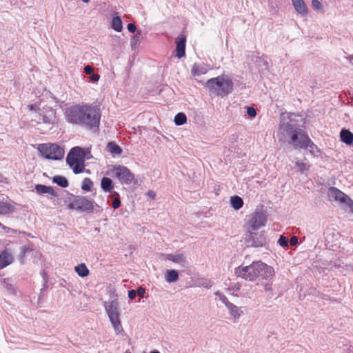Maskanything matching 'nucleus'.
Listing matches in <instances>:
<instances>
[{
    "mask_svg": "<svg viewBox=\"0 0 353 353\" xmlns=\"http://www.w3.org/2000/svg\"><path fill=\"white\" fill-rule=\"evenodd\" d=\"M296 116L295 114L291 113L288 117L289 121L281 122L278 131L279 141H288L295 149H305L314 152L316 145L303 130L301 129L297 124L293 123V117Z\"/></svg>",
    "mask_w": 353,
    "mask_h": 353,
    "instance_id": "obj_1",
    "label": "nucleus"
},
{
    "mask_svg": "<svg viewBox=\"0 0 353 353\" xmlns=\"http://www.w3.org/2000/svg\"><path fill=\"white\" fill-rule=\"evenodd\" d=\"M64 115L68 123L79 125L89 130L98 128L101 120L99 109L86 103L68 107L65 110Z\"/></svg>",
    "mask_w": 353,
    "mask_h": 353,
    "instance_id": "obj_2",
    "label": "nucleus"
},
{
    "mask_svg": "<svg viewBox=\"0 0 353 353\" xmlns=\"http://www.w3.org/2000/svg\"><path fill=\"white\" fill-rule=\"evenodd\" d=\"M274 274V269L261 261L252 262L250 265H240L234 269V274L248 281L256 279L270 280Z\"/></svg>",
    "mask_w": 353,
    "mask_h": 353,
    "instance_id": "obj_3",
    "label": "nucleus"
},
{
    "mask_svg": "<svg viewBox=\"0 0 353 353\" xmlns=\"http://www.w3.org/2000/svg\"><path fill=\"white\" fill-rule=\"evenodd\" d=\"M205 86L211 94L225 97L233 91L234 83L230 76L223 74L208 80Z\"/></svg>",
    "mask_w": 353,
    "mask_h": 353,
    "instance_id": "obj_4",
    "label": "nucleus"
},
{
    "mask_svg": "<svg viewBox=\"0 0 353 353\" xmlns=\"http://www.w3.org/2000/svg\"><path fill=\"white\" fill-rule=\"evenodd\" d=\"M84 159L85 154L83 149L79 147H74L68 153L66 161L68 165L72 168L74 174H79L84 170Z\"/></svg>",
    "mask_w": 353,
    "mask_h": 353,
    "instance_id": "obj_5",
    "label": "nucleus"
},
{
    "mask_svg": "<svg viewBox=\"0 0 353 353\" xmlns=\"http://www.w3.org/2000/svg\"><path fill=\"white\" fill-rule=\"evenodd\" d=\"M43 157L48 159L60 160L64 156L63 149L56 143H42L37 148Z\"/></svg>",
    "mask_w": 353,
    "mask_h": 353,
    "instance_id": "obj_6",
    "label": "nucleus"
},
{
    "mask_svg": "<svg viewBox=\"0 0 353 353\" xmlns=\"http://www.w3.org/2000/svg\"><path fill=\"white\" fill-rule=\"evenodd\" d=\"M328 196L330 199L339 201L345 210L353 212V201L352 200L343 192L339 189L331 187L328 190Z\"/></svg>",
    "mask_w": 353,
    "mask_h": 353,
    "instance_id": "obj_7",
    "label": "nucleus"
},
{
    "mask_svg": "<svg viewBox=\"0 0 353 353\" xmlns=\"http://www.w3.org/2000/svg\"><path fill=\"white\" fill-rule=\"evenodd\" d=\"M254 230H248L245 234V241L248 247L259 248L265 246L267 243L264 232H254Z\"/></svg>",
    "mask_w": 353,
    "mask_h": 353,
    "instance_id": "obj_8",
    "label": "nucleus"
},
{
    "mask_svg": "<svg viewBox=\"0 0 353 353\" xmlns=\"http://www.w3.org/2000/svg\"><path fill=\"white\" fill-rule=\"evenodd\" d=\"M267 222V214L263 210H256L249 216L248 230H256L265 226Z\"/></svg>",
    "mask_w": 353,
    "mask_h": 353,
    "instance_id": "obj_9",
    "label": "nucleus"
},
{
    "mask_svg": "<svg viewBox=\"0 0 353 353\" xmlns=\"http://www.w3.org/2000/svg\"><path fill=\"white\" fill-rule=\"evenodd\" d=\"M114 176L117 178L122 184L130 185L134 180V175L125 166L115 165L112 170Z\"/></svg>",
    "mask_w": 353,
    "mask_h": 353,
    "instance_id": "obj_10",
    "label": "nucleus"
},
{
    "mask_svg": "<svg viewBox=\"0 0 353 353\" xmlns=\"http://www.w3.org/2000/svg\"><path fill=\"white\" fill-rule=\"evenodd\" d=\"M70 209L82 212H92L94 209L93 203L82 196H75L68 205Z\"/></svg>",
    "mask_w": 353,
    "mask_h": 353,
    "instance_id": "obj_11",
    "label": "nucleus"
},
{
    "mask_svg": "<svg viewBox=\"0 0 353 353\" xmlns=\"http://www.w3.org/2000/svg\"><path fill=\"white\" fill-rule=\"evenodd\" d=\"M37 117L39 123L41 121L48 125H53L57 121L56 111L50 106H45L40 110Z\"/></svg>",
    "mask_w": 353,
    "mask_h": 353,
    "instance_id": "obj_12",
    "label": "nucleus"
},
{
    "mask_svg": "<svg viewBox=\"0 0 353 353\" xmlns=\"http://www.w3.org/2000/svg\"><path fill=\"white\" fill-rule=\"evenodd\" d=\"M104 307L110 320L119 318V303L116 300L104 302Z\"/></svg>",
    "mask_w": 353,
    "mask_h": 353,
    "instance_id": "obj_13",
    "label": "nucleus"
},
{
    "mask_svg": "<svg viewBox=\"0 0 353 353\" xmlns=\"http://www.w3.org/2000/svg\"><path fill=\"white\" fill-rule=\"evenodd\" d=\"M166 259L178 263L183 268H186L189 265L186 257L182 253L168 254L166 256Z\"/></svg>",
    "mask_w": 353,
    "mask_h": 353,
    "instance_id": "obj_14",
    "label": "nucleus"
},
{
    "mask_svg": "<svg viewBox=\"0 0 353 353\" xmlns=\"http://www.w3.org/2000/svg\"><path fill=\"white\" fill-rule=\"evenodd\" d=\"M14 261L12 254L6 249L0 253V270L5 268Z\"/></svg>",
    "mask_w": 353,
    "mask_h": 353,
    "instance_id": "obj_15",
    "label": "nucleus"
},
{
    "mask_svg": "<svg viewBox=\"0 0 353 353\" xmlns=\"http://www.w3.org/2000/svg\"><path fill=\"white\" fill-rule=\"evenodd\" d=\"M185 37H177L176 40V56L178 58H182L185 54Z\"/></svg>",
    "mask_w": 353,
    "mask_h": 353,
    "instance_id": "obj_16",
    "label": "nucleus"
},
{
    "mask_svg": "<svg viewBox=\"0 0 353 353\" xmlns=\"http://www.w3.org/2000/svg\"><path fill=\"white\" fill-rule=\"evenodd\" d=\"M35 190L38 194H48L54 197L58 196L57 192L51 186H47L42 184H37L35 185Z\"/></svg>",
    "mask_w": 353,
    "mask_h": 353,
    "instance_id": "obj_17",
    "label": "nucleus"
},
{
    "mask_svg": "<svg viewBox=\"0 0 353 353\" xmlns=\"http://www.w3.org/2000/svg\"><path fill=\"white\" fill-rule=\"evenodd\" d=\"M294 10L298 14L305 16L307 14V8L303 0H292Z\"/></svg>",
    "mask_w": 353,
    "mask_h": 353,
    "instance_id": "obj_18",
    "label": "nucleus"
},
{
    "mask_svg": "<svg viewBox=\"0 0 353 353\" xmlns=\"http://www.w3.org/2000/svg\"><path fill=\"white\" fill-rule=\"evenodd\" d=\"M340 137L341 141L347 145H350L353 143V133L349 130L342 129L340 132Z\"/></svg>",
    "mask_w": 353,
    "mask_h": 353,
    "instance_id": "obj_19",
    "label": "nucleus"
},
{
    "mask_svg": "<svg viewBox=\"0 0 353 353\" xmlns=\"http://www.w3.org/2000/svg\"><path fill=\"white\" fill-rule=\"evenodd\" d=\"M101 188L104 192L112 194L114 188L112 180L108 177H103L101 181Z\"/></svg>",
    "mask_w": 353,
    "mask_h": 353,
    "instance_id": "obj_20",
    "label": "nucleus"
},
{
    "mask_svg": "<svg viewBox=\"0 0 353 353\" xmlns=\"http://www.w3.org/2000/svg\"><path fill=\"white\" fill-rule=\"evenodd\" d=\"M226 307L228 308L230 315L232 316L234 319H239L241 314L243 313V311L241 310V308L238 307L236 305L232 303H230Z\"/></svg>",
    "mask_w": 353,
    "mask_h": 353,
    "instance_id": "obj_21",
    "label": "nucleus"
},
{
    "mask_svg": "<svg viewBox=\"0 0 353 353\" xmlns=\"http://www.w3.org/2000/svg\"><path fill=\"white\" fill-rule=\"evenodd\" d=\"M168 283H174L179 279V273L176 270H168L165 274Z\"/></svg>",
    "mask_w": 353,
    "mask_h": 353,
    "instance_id": "obj_22",
    "label": "nucleus"
},
{
    "mask_svg": "<svg viewBox=\"0 0 353 353\" xmlns=\"http://www.w3.org/2000/svg\"><path fill=\"white\" fill-rule=\"evenodd\" d=\"M207 69L203 64L194 63L192 68V73L194 76H199L207 72Z\"/></svg>",
    "mask_w": 353,
    "mask_h": 353,
    "instance_id": "obj_23",
    "label": "nucleus"
},
{
    "mask_svg": "<svg viewBox=\"0 0 353 353\" xmlns=\"http://www.w3.org/2000/svg\"><path fill=\"white\" fill-rule=\"evenodd\" d=\"M75 272L81 277H85L89 274V270L84 263L79 264L74 268Z\"/></svg>",
    "mask_w": 353,
    "mask_h": 353,
    "instance_id": "obj_24",
    "label": "nucleus"
},
{
    "mask_svg": "<svg viewBox=\"0 0 353 353\" xmlns=\"http://www.w3.org/2000/svg\"><path fill=\"white\" fill-rule=\"evenodd\" d=\"M230 203L234 210H239L243 205V199L239 196H233L230 198Z\"/></svg>",
    "mask_w": 353,
    "mask_h": 353,
    "instance_id": "obj_25",
    "label": "nucleus"
},
{
    "mask_svg": "<svg viewBox=\"0 0 353 353\" xmlns=\"http://www.w3.org/2000/svg\"><path fill=\"white\" fill-rule=\"evenodd\" d=\"M52 181L61 188H67L69 185L67 179L61 175H56L53 176Z\"/></svg>",
    "mask_w": 353,
    "mask_h": 353,
    "instance_id": "obj_26",
    "label": "nucleus"
},
{
    "mask_svg": "<svg viewBox=\"0 0 353 353\" xmlns=\"http://www.w3.org/2000/svg\"><path fill=\"white\" fill-rule=\"evenodd\" d=\"M108 151L114 155H120L122 153L121 147L114 142L108 143Z\"/></svg>",
    "mask_w": 353,
    "mask_h": 353,
    "instance_id": "obj_27",
    "label": "nucleus"
},
{
    "mask_svg": "<svg viewBox=\"0 0 353 353\" xmlns=\"http://www.w3.org/2000/svg\"><path fill=\"white\" fill-rule=\"evenodd\" d=\"M110 197L112 198V208L114 209H118L121 205L119 194L116 191H113Z\"/></svg>",
    "mask_w": 353,
    "mask_h": 353,
    "instance_id": "obj_28",
    "label": "nucleus"
},
{
    "mask_svg": "<svg viewBox=\"0 0 353 353\" xmlns=\"http://www.w3.org/2000/svg\"><path fill=\"white\" fill-rule=\"evenodd\" d=\"M112 28L117 32H121L123 29L122 21L120 17L116 16L112 18Z\"/></svg>",
    "mask_w": 353,
    "mask_h": 353,
    "instance_id": "obj_29",
    "label": "nucleus"
},
{
    "mask_svg": "<svg viewBox=\"0 0 353 353\" xmlns=\"http://www.w3.org/2000/svg\"><path fill=\"white\" fill-rule=\"evenodd\" d=\"M1 284L3 286L4 288L7 290V291L11 294H15V287L14 285L11 283L10 280L9 279H3L1 281Z\"/></svg>",
    "mask_w": 353,
    "mask_h": 353,
    "instance_id": "obj_30",
    "label": "nucleus"
},
{
    "mask_svg": "<svg viewBox=\"0 0 353 353\" xmlns=\"http://www.w3.org/2000/svg\"><path fill=\"white\" fill-rule=\"evenodd\" d=\"M174 121L176 125H181L186 123L187 117L183 112H179L175 115Z\"/></svg>",
    "mask_w": 353,
    "mask_h": 353,
    "instance_id": "obj_31",
    "label": "nucleus"
},
{
    "mask_svg": "<svg viewBox=\"0 0 353 353\" xmlns=\"http://www.w3.org/2000/svg\"><path fill=\"white\" fill-rule=\"evenodd\" d=\"M13 211V207L4 202H0V214H7Z\"/></svg>",
    "mask_w": 353,
    "mask_h": 353,
    "instance_id": "obj_32",
    "label": "nucleus"
},
{
    "mask_svg": "<svg viewBox=\"0 0 353 353\" xmlns=\"http://www.w3.org/2000/svg\"><path fill=\"white\" fill-rule=\"evenodd\" d=\"M110 321L113 326V328H114L116 334H120L123 331V327H122L121 323L119 318H117L114 319H110Z\"/></svg>",
    "mask_w": 353,
    "mask_h": 353,
    "instance_id": "obj_33",
    "label": "nucleus"
},
{
    "mask_svg": "<svg viewBox=\"0 0 353 353\" xmlns=\"http://www.w3.org/2000/svg\"><path fill=\"white\" fill-rule=\"evenodd\" d=\"M93 186V183L92 180L90 178H85L83 180L82 184H81V189L84 191H90L92 188Z\"/></svg>",
    "mask_w": 353,
    "mask_h": 353,
    "instance_id": "obj_34",
    "label": "nucleus"
},
{
    "mask_svg": "<svg viewBox=\"0 0 353 353\" xmlns=\"http://www.w3.org/2000/svg\"><path fill=\"white\" fill-rule=\"evenodd\" d=\"M29 250V247L27 245H23L20 248V252L19 254V258L21 263H24V257Z\"/></svg>",
    "mask_w": 353,
    "mask_h": 353,
    "instance_id": "obj_35",
    "label": "nucleus"
},
{
    "mask_svg": "<svg viewBox=\"0 0 353 353\" xmlns=\"http://www.w3.org/2000/svg\"><path fill=\"white\" fill-rule=\"evenodd\" d=\"M215 295L219 298L220 301H221L225 307H227L230 303L228 298L222 292L217 291L215 292Z\"/></svg>",
    "mask_w": 353,
    "mask_h": 353,
    "instance_id": "obj_36",
    "label": "nucleus"
},
{
    "mask_svg": "<svg viewBox=\"0 0 353 353\" xmlns=\"http://www.w3.org/2000/svg\"><path fill=\"white\" fill-rule=\"evenodd\" d=\"M296 166L299 168L301 172H303L309 169V165L303 162L296 161Z\"/></svg>",
    "mask_w": 353,
    "mask_h": 353,
    "instance_id": "obj_37",
    "label": "nucleus"
},
{
    "mask_svg": "<svg viewBox=\"0 0 353 353\" xmlns=\"http://www.w3.org/2000/svg\"><path fill=\"white\" fill-rule=\"evenodd\" d=\"M278 243L283 248H285L288 246V239L287 237L281 235L280 236Z\"/></svg>",
    "mask_w": 353,
    "mask_h": 353,
    "instance_id": "obj_38",
    "label": "nucleus"
},
{
    "mask_svg": "<svg viewBox=\"0 0 353 353\" xmlns=\"http://www.w3.org/2000/svg\"><path fill=\"white\" fill-rule=\"evenodd\" d=\"M343 263L338 259V260H335L334 261H331L330 262V269H332L333 267L334 268H343Z\"/></svg>",
    "mask_w": 353,
    "mask_h": 353,
    "instance_id": "obj_39",
    "label": "nucleus"
},
{
    "mask_svg": "<svg viewBox=\"0 0 353 353\" xmlns=\"http://www.w3.org/2000/svg\"><path fill=\"white\" fill-rule=\"evenodd\" d=\"M140 35H141V31L138 32H137V34L133 37V39H132V40H131V42H130V43H131V46H132V48H134L136 46V45H137V42H138V41H139V37H140Z\"/></svg>",
    "mask_w": 353,
    "mask_h": 353,
    "instance_id": "obj_40",
    "label": "nucleus"
},
{
    "mask_svg": "<svg viewBox=\"0 0 353 353\" xmlns=\"http://www.w3.org/2000/svg\"><path fill=\"white\" fill-rule=\"evenodd\" d=\"M246 109H247V114L250 117H256V110L253 107L248 106V107H246Z\"/></svg>",
    "mask_w": 353,
    "mask_h": 353,
    "instance_id": "obj_41",
    "label": "nucleus"
},
{
    "mask_svg": "<svg viewBox=\"0 0 353 353\" xmlns=\"http://www.w3.org/2000/svg\"><path fill=\"white\" fill-rule=\"evenodd\" d=\"M137 296H139L140 298H143L145 294V290L142 286H139L137 290H136Z\"/></svg>",
    "mask_w": 353,
    "mask_h": 353,
    "instance_id": "obj_42",
    "label": "nucleus"
},
{
    "mask_svg": "<svg viewBox=\"0 0 353 353\" xmlns=\"http://www.w3.org/2000/svg\"><path fill=\"white\" fill-rule=\"evenodd\" d=\"M257 62L260 63H259V66H263L265 70L268 69V63L266 60H264L263 59L261 58H259Z\"/></svg>",
    "mask_w": 353,
    "mask_h": 353,
    "instance_id": "obj_43",
    "label": "nucleus"
},
{
    "mask_svg": "<svg viewBox=\"0 0 353 353\" xmlns=\"http://www.w3.org/2000/svg\"><path fill=\"white\" fill-rule=\"evenodd\" d=\"M312 6L316 10H319V9H320L321 8V3L318 0H312Z\"/></svg>",
    "mask_w": 353,
    "mask_h": 353,
    "instance_id": "obj_44",
    "label": "nucleus"
},
{
    "mask_svg": "<svg viewBox=\"0 0 353 353\" xmlns=\"http://www.w3.org/2000/svg\"><path fill=\"white\" fill-rule=\"evenodd\" d=\"M127 28L130 32L134 33L137 30V27L134 23H128Z\"/></svg>",
    "mask_w": 353,
    "mask_h": 353,
    "instance_id": "obj_45",
    "label": "nucleus"
},
{
    "mask_svg": "<svg viewBox=\"0 0 353 353\" xmlns=\"http://www.w3.org/2000/svg\"><path fill=\"white\" fill-rule=\"evenodd\" d=\"M84 72L87 74H92L93 72V68L91 66V65H86L85 66L84 68Z\"/></svg>",
    "mask_w": 353,
    "mask_h": 353,
    "instance_id": "obj_46",
    "label": "nucleus"
},
{
    "mask_svg": "<svg viewBox=\"0 0 353 353\" xmlns=\"http://www.w3.org/2000/svg\"><path fill=\"white\" fill-rule=\"evenodd\" d=\"M90 81H92L93 82L97 81L100 77L98 74H95L94 72H92V74H90Z\"/></svg>",
    "mask_w": 353,
    "mask_h": 353,
    "instance_id": "obj_47",
    "label": "nucleus"
},
{
    "mask_svg": "<svg viewBox=\"0 0 353 353\" xmlns=\"http://www.w3.org/2000/svg\"><path fill=\"white\" fill-rule=\"evenodd\" d=\"M137 296L136 290H131L128 291V298L130 300L134 299Z\"/></svg>",
    "mask_w": 353,
    "mask_h": 353,
    "instance_id": "obj_48",
    "label": "nucleus"
},
{
    "mask_svg": "<svg viewBox=\"0 0 353 353\" xmlns=\"http://www.w3.org/2000/svg\"><path fill=\"white\" fill-rule=\"evenodd\" d=\"M290 243L292 246L296 245L298 244V237L296 236H293L292 237H291L290 240Z\"/></svg>",
    "mask_w": 353,
    "mask_h": 353,
    "instance_id": "obj_49",
    "label": "nucleus"
},
{
    "mask_svg": "<svg viewBox=\"0 0 353 353\" xmlns=\"http://www.w3.org/2000/svg\"><path fill=\"white\" fill-rule=\"evenodd\" d=\"M264 290L267 292H271L272 291V285L269 283H267L263 285Z\"/></svg>",
    "mask_w": 353,
    "mask_h": 353,
    "instance_id": "obj_50",
    "label": "nucleus"
},
{
    "mask_svg": "<svg viewBox=\"0 0 353 353\" xmlns=\"http://www.w3.org/2000/svg\"><path fill=\"white\" fill-rule=\"evenodd\" d=\"M147 195L152 199H154L155 196H156V194L154 191L152 190H149L148 192H147Z\"/></svg>",
    "mask_w": 353,
    "mask_h": 353,
    "instance_id": "obj_51",
    "label": "nucleus"
},
{
    "mask_svg": "<svg viewBox=\"0 0 353 353\" xmlns=\"http://www.w3.org/2000/svg\"><path fill=\"white\" fill-rule=\"evenodd\" d=\"M211 286H212V283H211V282H210L209 284H206V285H205V288H210Z\"/></svg>",
    "mask_w": 353,
    "mask_h": 353,
    "instance_id": "obj_52",
    "label": "nucleus"
},
{
    "mask_svg": "<svg viewBox=\"0 0 353 353\" xmlns=\"http://www.w3.org/2000/svg\"><path fill=\"white\" fill-rule=\"evenodd\" d=\"M150 353H160V352L157 350H154V351L150 352Z\"/></svg>",
    "mask_w": 353,
    "mask_h": 353,
    "instance_id": "obj_53",
    "label": "nucleus"
},
{
    "mask_svg": "<svg viewBox=\"0 0 353 353\" xmlns=\"http://www.w3.org/2000/svg\"><path fill=\"white\" fill-rule=\"evenodd\" d=\"M90 0H82L84 3H88Z\"/></svg>",
    "mask_w": 353,
    "mask_h": 353,
    "instance_id": "obj_54",
    "label": "nucleus"
},
{
    "mask_svg": "<svg viewBox=\"0 0 353 353\" xmlns=\"http://www.w3.org/2000/svg\"><path fill=\"white\" fill-rule=\"evenodd\" d=\"M30 108L32 110L33 109V105H30Z\"/></svg>",
    "mask_w": 353,
    "mask_h": 353,
    "instance_id": "obj_55",
    "label": "nucleus"
},
{
    "mask_svg": "<svg viewBox=\"0 0 353 353\" xmlns=\"http://www.w3.org/2000/svg\"><path fill=\"white\" fill-rule=\"evenodd\" d=\"M95 230L96 231H99V230L97 228H95Z\"/></svg>",
    "mask_w": 353,
    "mask_h": 353,
    "instance_id": "obj_56",
    "label": "nucleus"
},
{
    "mask_svg": "<svg viewBox=\"0 0 353 353\" xmlns=\"http://www.w3.org/2000/svg\"><path fill=\"white\" fill-rule=\"evenodd\" d=\"M350 59H351V60H352V59H353V56H352V57H351Z\"/></svg>",
    "mask_w": 353,
    "mask_h": 353,
    "instance_id": "obj_57",
    "label": "nucleus"
}]
</instances>
